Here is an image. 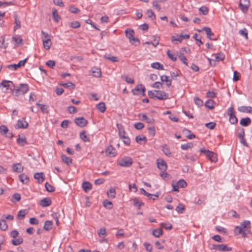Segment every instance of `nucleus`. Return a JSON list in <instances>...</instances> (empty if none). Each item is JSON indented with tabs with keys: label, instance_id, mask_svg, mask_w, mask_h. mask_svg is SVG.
Returning <instances> with one entry per match:
<instances>
[{
	"label": "nucleus",
	"instance_id": "obj_1",
	"mask_svg": "<svg viewBox=\"0 0 252 252\" xmlns=\"http://www.w3.org/2000/svg\"><path fill=\"white\" fill-rule=\"evenodd\" d=\"M251 222L249 220H244L240 226L235 227V231H238V234H242L243 237H246L251 234Z\"/></svg>",
	"mask_w": 252,
	"mask_h": 252
},
{
	"label": "nucleus",
	"instance_id": "obj_2",
	"mask_svg": "<svg viewBox=\"0 0 252 252\" xmlns=\"http://www.w3.org/2000/svg\"><path fill=\"white\" fill-rule=\"evenodd\" d=\"M29 90V86L27 84H21L17 88H14L13 94L16 96L23 95L27 93Z\"/></svg>",
	"mask_w": 252,
	"mask_h": 252
},
{
	"label": "nucleus",
	"instance_id": "obj_3",
	"mask_svg": "<svg viewBox=\"0 0 252 252\" xmlns=\"http://www.w3.org/2000/svg\"><path fill=\"white\" fill-rule=\"evenodd\" d=\"M133 160L129 157H124L119 160L118 164L122 167H129L132 165Z\"/></svg>",
	"mask_w": 252,
	"mask_h": 252
},
{
	"label": "nucleus",
	"instance_id": "obj_4",
	"mask_svg": "<svg viewBox=\"0 0 252 252\" xmlns=\"http://www.w3.org/2000/svg\"><path fill=\"white\" fill-rule=\"evenodd\" d=\"M201 153H203L206 155V157L212 161L213 162H216L218 159L217 158L216 154L208 150H206L204 148H201L200 150Z\"/></svg>",
	"mask_w": 252,
	"mask_h": 252
},
{
	"label": "nucleus",
	"instance_id": "obj_5",
	"mask_svg": "<svg viewBox=\"0 0 252 252\" xmlns=\"http://www.w3.org/2000/svg\"><path fill=\"white\" fill-rule=\"evenodd\" d=\"M146 89L142 84L138 85L134 89L132 90L131 92L133 95H138L141 93L142 96L145 95Z\"/></svg>",
	"mask_w": 252,
	"mask_h": 252
},
{
	"label": "nucleus",
	"instance_id": "obj_6",
	"mask_svg": "<svg viewBox=\"0 0 252 252\" xmlns=\"http://www.w3.org/2000/svg\"><path fill=\"white\" fill-rule=\"evenodd\" d=\"M227 114L229 116V122L232 124H236L238 119L235 115L234 109L233 107H229L227 110Z\"/></svg>",
	"mask_w": 252,
	"mask_h": 252
},
{
	"label": "nucleus",
	"instance_id": "obj_7",
	"mask_svg": "<svg viewBox=\"0 0 252 252\" xmlns=\"http://www.w3.org/2000/svg\"><path fill=\"white\" fill-rule=\"evenodd\" d=\"M250 5V0H240L239 7L243 12H247L249 9Z\"/></svg>",
	"mask_w": 252,
	"mask_h": 252
},
{
	"label": "nucleus",
	"instance_id": "obj_8",
	"mask_svg": "<svg viewBox=\"0 0 252 252\" xmlns=\"http://www.w3.org/2000/svg\"><path fill=\"white\" fill-rule=\"evenodd\" d=\"M27 60L28 59L26 58L23 60L19 61L17 64H11L8 65L7 67L12 70H16L20 67L24 66L26 63L27 62Z\"/></svg>",
	"mask_w": 252,
	"mask_h": 252
},
{
	"label": "nucleus",
	"instance_id": "obj_9",
	"mask_svg": "<svg viewBox=\"0 0 252 252\" xmlns=\"http://www.w3.org/2000/svg\"><path fill=\"white\" fill-rule=\"evenodd\" d=\"M0 133L8 138H12L13 135L12 133L9 132V129L5 125H1L0 126Z\"/></svg>",
	"mask_w": 252,
	"mask_h": 252
},
{
	"label": "nucleus",
	"instance_id": "obj_10",
	"mask_svg": "<svg viewBox=\"0 0 252 252\" xmlns=\"http://www.w3.org/2000/svg\"><path fill=\"white\" fill-rule=\"evenodd\" d=\"M157 167L159 170L164 172L166 170L167 165L166 162L162 159L158 158L157 160Z\"/></svg>",
	"mask_w": 252,
	"mask_h": 252
},
{
	"label": "nucleus",
	"instance_id": "obj_11",
	"mask_svg": "<svg viewBox=\"0 0 252 252\" xmlns=\"http://www.w3.org/2000/svg\"><path fill=\"white\" fill-rule=\"evenodd\" d=\"M0 85L2 87L6 88L7 90L10 89L13 93L15 86L12 81L4 80L0 83Z\"/></svg>",
	"mask_w": 252,
	"mask_h": 252
},
{
	"label": "nucleus",
	"instance_id": "obj_12",
	"mask_svg": "<svg viewBox=\"0 0 252 252\" xmlns=\"http://www.w3.org/2000/svg\"><path fill=\"white\" fill-rule=\"evenodd\" d=\"M156 94V98L159 100H165L168 98V94L163 91L155 90Z\"/></svg>",
	"mask_w": 252,
	"mask_h": 252
},
{
	"label": "nucleus",
	"instance_id": "obj_13",
	"mask_svg": "<svg viewBox=\"0 0 252 252\" xmlns=\"http://www.w3.org/2000/svg\"><path fill=\"white\" fill-rule=\"evenodd\" d=\"M74 123L80 127H84L87 125L88 121L84 117H79L74 120Z\"/></svg>",
	"mask_w": 252,
	"mask_h": 252
},
{
	"label": "nucleus",
	"instance_id": "obj_14",
	"mask_svg": "<svg viewBox=\"0 0 252 252\" xmlns=\"http://www.w3.org/2000/svg\"><path fill=\"white\" fill-rule=\"evenodd\" d=\"M28 126V123L24 120H19L17 124L15 126V128L16 129L26 128Z\"/></svg>",
	"mask_w": 252,
	"mask_h": 252
},
{
	"label": "nucleus",
	"instance_id": "obj_15",
	"mask_svg": "<svg viewBox=\"0 0 252 252\" xmlns=\"http://www.w3.org/2000/svg\"><path fill=\"white\" fill-rule=\"evenodd\" d=\"M214 249L219 251H230L232 250L231 247H228L224 244L214 245Z\"/></svg>",
	"mask_w": 252,
	"mask_h": 252
},
{
	"label": "nucleus",
	"instance_id": "obj_16",
	"mask_svg": "<svg viewBox=\"0 0 252 252\" xmlns=\"http://www.w3.org/2000/svg\"><path fill=\"white\" fill-rule=\"evenodd\" d=\"M34 178L37 180L39 184H41L45 180V176L43 172H38L34 174Z\"/></svg>",
	"mask_w": 252,
	"mask_h": 252
},
{
	"label": "nucleus",
	"instance_id": "obj_17",
	"mask_svg": "<svg viewBox=\"0 0 252 252\" xmlns=\"http://www.w3.org/2000/svg\"><path fill=\"white\" fill-rule=\"evenodd\" d=\"M105 152L106 154L110 157H115L117 154L116 150L112 145H110L107 148Z\"/></svg>",
	"mask_w": 252,
	"mask_h": 252
},
{
	"label": "nucleus",
	"instance_id": "obj_18",
	"mask_svg": "<svg viewBox=\"0 0 252 252\" xmlns=\"http://www.w3.org/2000/svg\"><path fill=\"white\" fill-rule=\"evenodd\" d=\"M51 203L52 201L50 198H44L40 201V205L43 207H46L50 206Z\"/></svg>",
	"mask_w": 252,
	"mask_h": 252
},
{
	"label": "nucleus",
	"instance_id": "obj_19",
	"mask_svg": "<svg viewBox=\"0 0 252 252\" xmlns=\"http://www.w3.org/2000/svg\"><path fill=\"white\" fill-rule=\"evenodd\" d=\"M238 110L241 112L252 114V107L251 106H242L238 107Z\"/></svg>",
	"mask_w": 252,
	"mask_h": 252
},
{
	"label": "nucleus",
	"instance_id": "obj_20",
	"mask_svg": "<svg viewBox=\"0 0 252 252\" xmlns=\"http://www.w3.org/2000/svg\"><path fill=\"white\" fill-rule=\"evenodd\" d=\"M140 119L142 121H146L147 123L153 124L155 123V120L153 118H149L145 114H140Z\"/></svg>",
	"mask_w": 252,
	"mask_h": 252
},
{
	"label": "nucleus",
	"instance_id": "obj_21",
	"mask_svg": "<svg viewBox=\"0 0 252 252\" xmlns=\"http://www.w3.org/2000/svg\"><path fill=\"white\" fill-rule=\"evenodd\" d=\"M17 143L18 145L21 146H24L26 144H27V141L26 138L25 136L22 137H20V135H18V138L17 139Z\"/></svg>",
	"mask_w": 252,
	"mask_h": 252
},
{
	"label": "nucleus",
	"instance_id": "obj_22",
	"mask_svg": "<svg viewBox=\"0 0 252 252\" xmlns=\"http://www.w3.org/2000/svg\"><path fill=\"white\" fill-rule=\"evenodd\" d=\"M13 170L15 172L20 173L22 172L24 170V167L21 164V163H16L12 166Z\"/></svg>",
	"mask_w": 252,
	"mask_h": 252
},
{
	"label": "nucleus",
	"instance_id": "obj_23",
	"mask_svg": "<svg viewBox=\"0 0 252 252\" xmlns=\"http://www.w3.org/2000/svg\"><path fill=\"white\" fill-rule=\"evenodd\" d=\"M91 71L93 75L95 77H100L101 76V71L99 68L93 67Z\"/></svg>",
	"mask_w": 252,
	"mask_h": 252
},
{
	"label": "nucleus",
	"instance_id": "obj_24",
	"mask_svg": "<svg viewBox=\"0 0 252 252\" xmlns=\"http://www.w3.org/2000/svg\"><path fill=\"white\" fill-rule=\"evenodd\" d=\"M251 123V120L250 118L247 117L242 118L240 120V124L243 126H247Z\"/></svg>",
	"mask_w": 252,
	"mask_h": 252
},
{
	"label": "nucleus",
	"instance_id": "obj_25",
	"mask_svg": "<svg viewBox=\"0 0 252 252\" xmlns=\"http://www.w3.org/2000/svg\"><path fill=\"white\" fill-rule=\"evenodd\" d=\"M28 211L26 209L21 210L18 212L17 218L18 220H23L28 214Z\"/></svg>",
	"mask_w": 252,
	"mask_h": 252
},
{
	"label": "nucleus",
	"instance_id": "obj_26",
	"mask_svg": "<svg viewBox=\"0 0 252 252\" xmlns=\"http://www.w3.org/2000/svg\"><path fill=\"white\" fill-rule=\"evenodd\" d=\"M168 78V76L164 75L161 76L160 79L162 82H165L167 86L169 88L171 85L172 79H169Z\"/></svg>",
	"mask_w": 252,
	"mask_h": 252
},
{
	"label": "nucleus",
	"instance_id": "obj_27",
	"mask_svg": "<svg viewBox=\"0 0 252 252\" xmlns=\"http://www.w3.org/2000/svg\"><path fill=\"white\" fill-rule=\"evenodd\" d=\"M14 24H15V26L14 27V31H15L16 30H17L21 28V22L18 19V17L16 14H14Z\"/></svg>",
	"mask_w": 252,
	"mask_h": 252
},
{
	"label": "nucleus",
	"instance_id": "obj_28",
	"mask_svg": "<svg viewBox=\"0 0 252 252\" xmlns=\"http://www.w3.org/2000/svg\"><path fill=\"white\" fill-rule=\"evenodd\" d=\"M42 42H43L44 48L46 50H49L51 46V44H52L51 39H42Z\"/></svg>",
	"mask_w": 252,
	"mask_h": 252
},
{
	"label": "nucleus",
	"instance_id": "obj_29",
	"mask_svg": "<svg viewBox=\"0 0 252 252\" xmlns=\"http://www.w3.org/2000/svg\"><path fill=\"white\" fill-rule=\"evenodd\" d=\"M20 181L23 183L27 184L29 183V178L27 175L24 174H21L19 176Z\"/></svg>",
	"mask_w": 252,
	"mask_h": 252
},
{
	"label": "nucleus",
	"instance_id": "obj_30",
	"mask_svg": "<svg viewBox=\"0 0 252 252\" xmlns=\"http://www.w3.org/2000/svg\"><path fill=\"white\" fill-rule=\"evenodd\" d=\"M62 159L63 161L67 165H69L72 163V160L70 158L67 157L64 155H63L62 156Z\"/></svg>",
	"mask_w": 252,
	"mask_h": 252
},
{
	"label": "nucleus",
	"instance_id": "obj_31",
	"mask_svg": "<svg viewBox=\"0 0 252 252\" xmlns=\"http://www.w3.org/2000/svg\"><path fill=\"white\" fill-rule=\"evenodd\" d=\"M12 40L15 42L16 44L21 45L23 44V39L19 35H14L12 37Z\"/></svg>",
	"mask_w": 252,
	"mask_h": 252
},
{
	"label": "nucleus",
	"instance_id": "obj_32",
	"mask_svg": "<svg viewBox=\"0 0 252 252\" xmlns=\"http://www.w3.org/2000/svg\"><path fill=\"white\" fill-rule=\"evenodd\" d=\"M162 151L166 156L169 157L172 156V154L170 152V150L166 144H165L162 146Z\"/></svg>",
	"mask_w": 252,
	"mask_h": 252
},
{
	"label": "nucleus",
	"instance_id": "obj_33",
	"mask_svg": "<svg viewBox=\"0 0 252 252\" xmlns=\"http://www.w3.org/2000/svg\"><path fill=\"white\" fill-rule=\"evenodd\" d=\"M202 30L206 32L207 37L210 40H213L211 38V36L214 35V33L212 32L211 30L209 27H204L202 29Z\"/></svg>",
	"mask_w": 252,
	"mask_h": 252
},
{
	"label": "nucleus",
	"instance_id": "obj_34",
	"mask_svg": "<svg viewBox=\"0 0 252 252\" xmlns=\"http://www.w3.org/2000/svg\"><path fill=\"white\" fill-rule=\"evenodd\" d=\"M53 226V222L51 220H47L45 222L44 225V229L47 231L52 229Z\"/></svg>",
	"mask_w": 252,
	"mask_h": 252
},
{
	"label": "nucleus",
	"instance_id": "obj_35",
	"mask_svg": "<svg viewBox=\"0 0 252 252\" xmlns=\"http://www.w3.org/2000/svg\"><path fill=\"white\" fill-rule=\"evenodd\" d=\"M96 108L101 113L104 112L106 110L105 104L103 102L96 104Z\"/></svg>",
	"mask_w": 252,
	"mask_h": 252
},
{
	"label": "nucleus",
	"instance_id": "obj_36",
	"mask_svg": "<svg viewBox=\"0 0 252 252\" xmlns=\"http://www.w3.org/2000/svg\"><path fill=\"white\" fill-rule=\"evenodd\" d=\"M151 67L153 68L157 69L158 70H163V65L158 62L154 63L151 64Z\"/></svg>",
	"mask_w": 252,
	"mask_h": 252
},
{
	"label": "nucleus",
	"instance_id": "obj_37",
	"mask_svg": "<svg viewBox=\"0 0 252 252\" xmlns=\"http://www.w3.org/2000/svg\"><path fill=\"white\" fill-rule=\"evenodd\" d=\"M82 187L85 192H88L91 189L92 186L89 182H85L83 183Z\"/></svg>",
	"mask_w": 252,
	"mask_h": 252
},
{
	"label": "nucleus",
	"instance_id": "obj_38",
	"mask_svg": "<svg viewBox=\"0 0 252 252\" xmlns=\"http://www.w3.org/2000/svg\"><path fill=\"white\" fill-rule=\"evenodd\" d=\"M193 144L192 142L188 143L187 144H182L181 146V148L183 150H187L189 149L192 148Z\"/></svg>",
	"mask_w": 252,
	"mask_h": 252
},
{
	"label": "nucleus",
	"instance_id": "obj_39",
	"mask_svg": "<svg viewBox=\"0 0 252 252\" xmlns=\"http://www.w3.org/2000/svg\"><path fill=\"white\" fill-rule=\"evenodd\" d=\"M117 127H118V129L119 130V136L120 137V138H122L126 136H125V133H125V131L123 128L122 126L121 125L117 124Z\"/></svg>",
	"mask_w": 252,
	"mask_h": 252
},
{
	"label": "nucleus",
	"instance_id": "obj_40",
	"mask_svg": "<svg viewBox=\"0 0 252 252\" xmlns=\"http://www.w3.org/2000/svg\"><path fill=\"white\" fill-rule=\"evenodd\" d=\"M80 138L84 142L90 141V138L87 136L84 131L80 133Z\"/></svg>",
	"mask_w": 252,
	"mask_h": 252
},
{
	"label": "nucleus",
	"instance_id": "obj_41",
	"mask_svg": "<svg viewBox=\"0 0 252 252\" xmlns=\"http://www.w3.org/2000/svg\"><path fill=\"white\" fill-rule=\"evenodd\" d=\"M215 102L212 100L209 99L206 101L205 106L209 109H213L214 107Z\"/></svg>",
	"mask_w": 252,
	"mask_h": 252
},
{
	"label": "nucleus",
	"instance_id": "obj_42",
	"mask_svg": "<svg viewBox=\"0 0 252 252\" xmlns=\"http://www.w3.org/2000/svg\"><path fill=\"white\" fill-rule=\"evenodd\" d=\"M7 224L5 220H0V229L2 230L5 231L7 229Z\"/></svg>",
	"mask_w": 252,
	"mask_h": 252
},
{
	"label": "nucleus",
	"instance_id": "obj_43",
	"mask_svg": "<svg viewBox=\"0 0 252 252\" xmlns=\"http://www.w3.org/2000/svg\"><path fill=\"white\" fill-rule=\"evenodd\" d=\"M177 184V188H184L187 186V182L183 179L180 180Z\"/></svg>",
	"mask_w": 252,
	"mask_h": 252
},
{
	"label": "nucleus",
	"instance_id": "obj_44",
	"mask_svg": "<svg viewBox=\"0 0 252 252\" xmlns=\"http://www.w3.org/2000/svg\"><path fill=\"white\" fill-rule=\"evenodd\" d=\"M162 233L163 231L161 229H155L153 231V235L156 237H159Z\"/></svg>",
	"mask_w": 252,
	"mask_h": 252
},
{
	"label": "nucleus",
	"instance_id": "obj_45",
	"mask_svg": "<svg viewBox=\"0 0 252 252\" xmlns=\"http://www.w3.org/2000/svg\"><path fill=\"white\" fill-rule=\"evenodd\" d=\"M46 189L47 191L49 192H52L55 191V188L52 186L51 185L49 184L48 182H46L45 185Z\"/></svg>",
	"mask_w": 252,
	"mask_h": 252
},
{
	"label": "nucleus",
	"instance_id": "obj_46",
	"mask_svg": "<svg viewBox=\"0 0 252 252\" xmlns=\"http://www.w3.org/2000/svg\"><path fill=\"white\" fill-rule=\"evenodd\" d=\"M23 242V239L22 238H19L16 239H13L12 240L11 243L14 246H18Z\"/></svg>",
	"mask_w": 252,
	"mask_h": 252
},
{
	"label": "nucleus",
	"instance_id": "obj_47",
	"mask_svg": "<svg viewBox=\"0 0 252 252\" xmlns=\"http://www.w3.org/2000/svg\"><path fill=\"white\" fill-rule=\"evenodd\" d=\"M133 205L136 207H137L138 209H140L141 206L142 205H144V203L138 200V199L134 198L133 199Z\"/></svg>",
	"mask_w": 252,
	"mask_h": 252
},
{
	"label": "nucleus",
	"instance_id": "obj_48",
	"mask_svg": "<svg viewBox=\"0 0 252 252\" xmlns=\"http://www.w3.org/2000/svg\"><path fill=\"white\" fill-rule=\"evenodd\" d=\"M126 36L130 40L134 35V31L132 30H126L125 31Z\"/></svg>",
	"mask_w": 252,
	"mask_h": 252
},
{
	"label": "nucleus",
	"instance_id": "obj_49",
	"mask_svg": "<svg viewBox=\"0 0 252 252\" xmlns=\"http://www.w3.org/2000/svg\"><path fill=\"white\" fill-rule=\"evenodd\" d=\"M107 195L109 197L114 198L115 197L116 191L113 188H111L107 192Z\"/></svg>",
	"mask_w": 252,
	"mask_h": 252
},
{
	"label": "nucleus",
	"instance_id": "obj_50",
	"mask_svg": "<svg viewBox=\"0 0 252 252\" xmlns=\"http://www.w3.org/2000/svg\"><path fill=\"white\" fill-rule=\"evenodd\" d=\"M199 11L203 15H206L208 14L209 9L206 6H203L199 8Z\"/></svg>",
	"mask_w": 252,
	"mask_h": 252
},
{
	"label": "nucleus",
	"instance_id": "obj_51",
	"mask_svg": "<svg viewBox=\"0 0 252 252\" xmlns=\"http://www.w3.org/2000/svg\"><path fill=\"white\" fill-rule=\"evenodd\" d=\"M103 205L105 207L111 209L113 207V204L111 201L108 200H105L103 202Z\"/></svg>",
	"mask_w": 252,
	"mask_h": 252
},
{
	"label": "nucleus",
	"instance_id": "obj_52",
	"mask_svg": "<svg viewBox=\"0 0 252 252\" xmlns=\"http://www.w3.org/2000/svg\"><path fill=\"white\" fill-rule=\"evenodd\" d=\"M175 210L178 213L182 214L185 210V206L183 204H180L177 206Z\"/></svg>",
	"mask_w": 252,
	"mask_h": 252
},
{
	"label": "nucleus",
	"instance_id": "obj_53",
	"mask_svg": "<svg viewBox=\"0 0 252 252\" xmlns=\"http://www.w3.org/2000/svg\"><path fill=\"white\" fill-rule=\"evenodd\" d=\"M0 48L5 49L7 46V44L5 43L4 37L1 36L0 38Z\"/></svg>",
	"mask_w": 252,
	"mask_h": 252
},
{
	"label": "nucleus",
	"instance_id": "obj_54",
	"mask_svg": "<svg viewBox=\"0 0 252 252\" xmlns=\"http://www.w3.org/2000/svg\"><path fill=\"white\" fill-rule=\"evenodd\" d=\"M130 42L135 46H138L140 44V41L138 38L134 36L129 40Z\"/></svg>",
	"mask_w": 252,
	"mask_h": 252
},
{
	"label": "nucleus",
	"instance_id": "obj_55",
	"mask_svg": "<svg viewBox=\"0 0 252 252\" xmlns=\"http://www.w3.org/2000/svg\"><path fill=\"white\" fill-rule=\"evenodd\" d=\"M239 33L242 36H244L246 39L248 38V31L246 29L244 28L239 31Z\"/></svg>",
	"mask_w": 252,
	"mask_h": 252
},
{
	"label": "nucleus",
	"instance_id": "obj_56",
	"mask_svg": "<svg viewBox=\"0 0 252 252\" xmlns=\"http://www.w3.org/2000/svg\"><path fill=\"white\" fill-rule=\"evenodd\" d=\"M62 85L65 88H69V89H74L75 86L73 83H72V82H67L66 83L63 84H62Z\"/></svg>",
	"mask_w": 252,
	"mask_h": 252
},
{
	"label": "nucleus",
	"instance_id": "obj_57",
	"mask_svg": "<svg viewBox=\"0 0 252 252\" xmlns=\"http://www.w3.org/2000/svg\"><path fill=\"white\" fill-rule=\"evenodd\" d=\"M194 101L198 106H201L203 105V101L198 97H195L194 98Z\"/></svg>",
	"mask_w": 252,
	"mask_h": 252
},
{
	"label": "nucleus",
	"instance_id": "obj_58",
	"mask_svg": "<svg viewBox=\"0 0 252 252\" xmlns=\"http://www.w3.org/2000/svg\"><path fill=\"white\" fill-rule=\"evenodd\" d=\"M147 14L149 18H151L152 19H156V15L152 10H148L147 11Z\"/></svg>",
	"mask_w": 252,
	"mask_h": 252
},
{
	"label": "nucleus",
	"instance_id": "obj_59",
	"mask_svg": "<svg viewBox=\"0 0 252 252\" xmlns=\"http://www.w3.org/2000/svg\"><path fill=\"white\" fill-rule=\"evenodd\" d=\"M167 55L168 57L173 61H176L177 60V57L173 55L169 50L167 51Z\"/></svg>",
	"mask_w": 252,
	"mask_h": 252
},
{
	"label": "nucleus",
	"instance_id": "obj_60",
	"mask_svg": "<svg viewBox=\"0 0 252 252\" xmlns=\"http://www.w3.org/2000/svg\"><path fill=\"white\" fill-rule=\"evenodd\" d=\"M215 57V60L219 62L220 61H223L224 57L222 54L219 53L214 55Z\"/></svg>",
	"mask_w": 252,
	"mask_h": 252
},
{
	"label": "nucleus",
	"instance_id": "obj_61",
	"mask_svg": "<svg viewBox=\"0 0 252 252\" xmlns=\"http://www.w3.org/2000/svg\"><path fill=\"white\" fill-rule=\"evenodd\" d=\"M53 17L55 22H58L59 21L60 17L56 10H55L53 11Z\"/></svg>",
	"mask_w": 252,
	"mask_h": 252
},
{
	"label": "nucleus",
	"instance_id": "obj_62",
	"mask_svg": "<svg viewBox=\"0 0 252 252\" xmlns=\"http://www.w3.org/2000/svg\"><path fill=\"white\" fill-rule=\"evenodd\" d=\"M135 140L137 143H140V141H144L146 142L147 141L146 137L144 136H137L135 138Z\"/></svg>",
	"mask_w": 252,
	"mask_h": 252
},
{
	"label": "nucleus",
	"instance_id": "obj_63",
	"mask_svg": "<svg viewBox=\"0 0 252 252\" xmlns=\"http://www.w3.org/2000/svg\"><path fill=\"white\" fill-rule=\"evenodd\" d=\"M134 127L138 130L142 129L144 127V125L140 122L135 123Z\"/></svg>",
	"mask_w": 252,
	"mask_h": 252
},
{
	"label": "nucleus",
	"instance_id": "obj_64",
	"mask_svg": "<svg viewBox=\"0 0 252 252\" xmlns=\"http://www.w3.org/2000/svg\"><path fill=\"white\" fill-rule=\"evenodd\" d=\"M70 26L72 28L77 29L80 27V24L78 21H74L71 22Z\"/></svg>",
	"mask_w": 252,
	"mask_h": 252
}]
</instances>
